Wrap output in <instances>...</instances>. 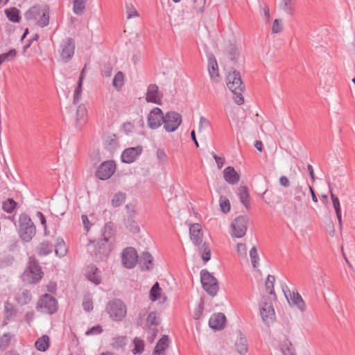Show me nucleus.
I'll return each instance as SVG.
<instances>
[{
    "instance_id": "obj_18",
    "label": "nucleus",
    "mask_w": 355,
    "mask_h": 355,
    "mask_svg": "<svg viewBox=\"0 0 355 355\" xmlns=\"http://www.w3.org/2000/svg\"><path fill=\"white\" fill-rule=\"evenodd\" d=\"M143 148L141 146L137 147L128 148L123 150L121 154V160L123 162L130 164L134 162L141 154Z\"/></svg>"
},
{
    "instance_id": "obj_25",
    "label": "nucleus",
    "mask_w": 355,
    "mask_h": 355,
    "mask_svg": "<svg viewBox=\"0 0 355 355\" xmlns=\"http://www.w3.org/2000/svg\"><path fill=\"white\" fill-rule=\"evenodd\" d=\"M86 277L94 284L97 285L101 283V278L100 276V271L96 267L94 266H89L87 268L86 271Z\"/></svg>"
},
{
    "instance_id": "obj_52",
    "label": "nucleus",
    "mask_w": 355,
    "mask_h": 355,
    "mask_svg": "<svg viewBox=\"0 0 355 355\" xmlns=\"http://www.w3.org/2000/svg\"><path fill=\"white\" fill-rule=\"evenodd\" d=\"M83 81L81 80H78V85L76 88L74 93H73V102L77 103L79 101L81 97L82 94V90H83Z\"/></svg>"
},
{
    "instance_id": "obj_59",
    "label": "nucleus",
    "mask_w": 355,
    "mask_h": 355,
    "mask_svg": "<svg viewBox=\"0 0 355 355\" xmlns=\"http://www.w3.org/2000/svg\"><path fill=\"white\" fill-rule=\"evenodd\" d=\"M82 222L84 226V229L88 232L92 226V223L89 220L87 216L86 215H83L81 216Z\"/></svg>"
},
{
    "instance_id": "obj_64",
    "label": "nucleus",
    "mask_w": 355,
    "mask_h": 355,
    "mask_svg": "<svg viewBox=\"0 0 355 355\" xmlns=\"http://www.w3.org/2000/svg\"><path fill=\"white\" fill-rule=\"evenodd\" d=\"M279 183L283 187H288L289 186V180L286 176H282L279 179Z\"/></svg>"
},
{
    "instance_id": "obj_62",
    "label": "nucleus",
    "mask_w": 355,
    "mask_h": 355,
    "mask_svg": "<svg viewBox=\"0 0 355 355\" xmlns=\"http://www.w3.org/2000/svg\"><path fill=\"white\" fill-rule=\"evenodd\" d=\"M36 216L40 219L41 224L44 226V231L46 230V221L44 216L40 211L36 213Z\"/></svg>"
},
{
    "instance_id": "obj_42",
    "label": "nucleus",
    "mask_w": 355,
    "mask_h": 355,
    "mask_svg": "<svg viewBox=\"0 0 355 355\" xmlns=\"http://www.w3.org/2000/svg\"><path fill=\"white\" fill-rule=\"evenodd\" d=\"M125 14L127 19L137 18L139 16V12L135 7L132 3H127L125 5Z\"/></svg>"
},
{
    "instance_id": "obj_55",
    "label": "nucleus",
    "mask_w": 355,
    "mask_h": 355,
    "mask_svg": "<svg viewBox=\"0 0 355 355\" xmlns=\"http://www.w3.org/2000/svg\"><path fill=\"white\" fill-rule=\"evenodd\" d=\"M125 343L126 339L125 337H117L114 338L112 347L114 349H119L123 347L125 345Z\"/></svg>"
},
{
    "instance_id": "obj_54",
    "label": "nucleus",
    "mask_w": 355,
    "mask_h": 355,
    "mask_svg": "<svg viewBox=\"0 0 355 355\" xmlns=\"http://www.w3.org/2000/svg\"><path fill=\"white\" fill-rule=\"evenodd\" d=\"M17 55V51L15 49L9 51L8 53H2L0 55V60L3 63L5 61H8L14 58Z\"/></svg>"
},
{
    "instance_id": "obj_17",
    "label": "nucleus",
    "mask_w": 355,
    "mask_h": 355,
    "mask_svg": "<svg viewBox=\"0 0 355 355\" xmlns=\"http://www.w3.org/2000/svg\"><path fill=\"white\" fill-rule=\"evenodd\" d=\"M75 49L74 42L71 39H67L60 45V56L63 61L67 62L73 55Z\"/></svg>"
},
{
    "instance_id": "obj_2",
    "label": "nucleus",
    "mask_w": 355,
    "mask_h": 355,
    "mask_svg": "<svg viewBox=\"0 0 355 355\" xmlns=\"http://www.w3.org/2000/svg\"><path fill=\"white\" fill-rule=\"evenodd\" d=\"M189 237L193 244L198 247L204 262H207L210 260L211 250L208 243L203 242V231L200 224L193 223L190 225Z\"/></svg>"
},
{
    "instance_id": "obj_20",
    "label": "nucleus",
    "mask_w": 355,
    "mask_h": 355,
    "mask_svg": "<svg viewBox=\"0 0 355 355\" xmlns=\"http://www.w3.org/2000/svg\"><path fill=\"white\" fill-rule=\"evenodd\" d=\"M150 300L153 302L164 303L166 301V295L159 287L158 282H156L151 288L149 295Z\"/></svg>"
},
{
    "instance_id": "obj_11",
    "label": "nucleus",
    "mask_w": 355,
    "mask_h": 355,
    "mask_svg": "<svg viewBox=\"0 0 355 355\" xmlns=\"http://www.w3.org/2000/svg\"><path fill=\"white\" fill-rule=\"evenodd\" d=\"M182 123L181 115L175 112H168L164 116L163 126L166 132H174Z\"/></svg>"
},
{
    "instance_id": "obj_21",
    "label": "nucleus",
    "mask_w": 355,
    "mask_h": 355,
    "mask_svg": "<svg viewBox=\"0 0 355 355\" xmlns=\"http://www.w3.org/2000/svg\"><path fill=\"white\" fill-rule=\"evenodd\" d=\"M225 321L226 318L224 314L214 313L210 317L209 325L213 329L219 330L225 327Z\"/></svg>"
},
{
    "instance_id": "obj_38",
    "label": "nucleus",
    "mask_w": 355,
    "mask_h": 355,
    "mask_svg": "<svg viewBox=\"0 0 355 355\" xmlns=\"http://www.w3.org/2000/svg\"><path fill=\"white\" fill-rule=\"evenodd\" d=\"M275 282V278L272 275H268L265 282L266 290L268 293V295H275L274 293V285Z\"/></svg>"
},
{
    "instance_id": "obj_51",
    "label": "nucleus",
    "mask_w": 355,
    "mask_h": 355,
    "mask_svg": "<svg viewBox=\"0 0 355 355\" xmlns=\"http://www.w3.org/2000/svg\"><path fill=\"white\" fill-rule=\"evenodd\" d=\"M283 30V21L280 19H276L273 21L271 31L272 33H279Z\"/></svg>"
},
{
    "instance_id": "obj_24",
    "label": "nucleus",
    "mask_w": 355,
    "mask_h": 355,
    "mask_svg": "<svg viewBox=\"0 0 355 355\" xmlns=\"http://www.w3.org/2000/svg\"><path fill=\"white\" fill-rule=\"evenodd\" d=\"M208 71L211 78L214 81H218L220 78L218 66L216 60L214 56H211L208 59Z\"/></svg>"
},
{
    "instance_id": "obj_23",
    "label": "nucleus",
    "mask_w": 355,
    "mask_h": 355,
    "mask_svg": "<svg viewBox=\"0 0 355 355\" xmlns=\"http://www.w3.org/2000/svg\"><path fill=\"white\" fill-rule=\"evenodd\" d=\"M87 109L83 104L78 106L76 110V125L77 127H82L84 125L87 120Z\"/></svg>"
},
{
    "instance_id": "obj_40",
    "label": "nucleus",
    "mask_w": 355,
    "mask_h": 355,
    "mask_svg": "<svg viewBox=\"0 0 355 355\" xmlns=\"http://www.w3.org/2000/svg\"><path fill=\"white\" fill-rule=\"evenodd\" d=\"M219 206L220 211L224 214L230 212L231 209L230 202L225 196H220L219 200Z\"/></svg>"
},
{
    "instance_id": "obj_31",
    "label": "nucleus",
    "mask_w": 355,
    "mask_h": 355,
    "mask_svg": "<svg viewBox=\"0 0 355 355\" xmlns=\"http://www.w3.org/2000/svg\"><path fill=\"white\" fill-rule=\"evenodd\" d=\"M67 252V248L63 239H58L55 245V253L60 257H64Z\"/></svg>"
},
{
    "instance_id": "obj_33",
    "label": "nucleus",
    "mask_w": 355,
    "mask_h": 355,
    "mask_svg": "<svg viewBox=\"0 0 355 355\" xmlns=\"http://www.w3.org/2000/svg\"><path fill=\"white\" fill-rule=\"evenodd\" d=\"M125 198L126 196L124 193L118 192L113 196L111 200V205L114 207H119L124 203Z\"/></svg>"
},
{
    "instance_id": "obj_32",
    "label": "nucleus",
    "mask_w": 355,
    "mask_h": 355,
    "mask_svg": "<svg viewBox=\"0 0 355 355\" xmlns=\"http://www.w3.org/2000/svg\"><path fill=\"white\" fill-rule=\"evenodd\" d=\"M331 193V198L332 200V203L334 208L335 209V212L336 214V216L339 223V225H341L342 219H341V209H340V205L338 198L335 196L331 191H330Z\"/></svg>"
},
{
    "instance_id": "obj_41",
    "label": "nucleus",
    "mask_w": 355,
    "mask_h": 355,
    "mask_svg": "<svg viewBox=\"0 0 355 355\" xmlns=\"http://www.w3.org/2000/svg\"><path fill=\"white\" fill-rule=\"evenodd\" d=\"M124 85V75L122 72H117L113 79V86L117 89H120Z\"/></svg>"
},
{
    "instance_id": "obj_58",
    "label": "nucleus",
    "mask_w": 355,
    "mask_h": 355,
    "mask_svg": "<svg viewBox=\"0 0 355 355\" xmlns=\"http://www.w3.org/2000/svg\"><path fill=\"white\" fill-rule=\"evenodd\" d=\"M5 312H6V316L7 318H9L14 315L15 314V310L13 309V306L10 303H6L5 306Z\"/></svg>"
},
{
    "instance_id": "obj_3",
    "label": "nucleus",
    "mask_w": 355,
    "mask_h": 355,
    "mask_svg": "<svg viewBox=\"0 0 355 355\" xmlns=\"http://www.w3.org/2000/svg\"><path fill=\"white\" fill-rule=\"evenodd\" d=\"M275 295L263 296L258 304L259 315L264 324L269 326L276 320L275 309Z\"/></svg>"
},
{
    "instance_id": "obj_53",
    "label": "nucleus",
    "mask_w": 355,
    "mask_h": 355,
    "mask_svg": "<svg viewBox=\"0 0 355 355\" xmlns=\"http://www.w3.org/2000/svg\"><path fill=\"white\" fill-rule=\"evenodd\" d=\"M141 260L146 264V269L149 270L152 268L153 257L149 252H144L141 254Z\"/></svg>"
},
{
    "instance_id": "obj_44",
    "label": "nucleus",
    "mask_w": 355,
    "mask_h": 355,
    "mask_svg": "<svg viewBox=\"0 0 355 355\" xmlns=\"http://www.w3.org/2000/svg\"><path fill=\"white\" fill-rule=\"evenodd\" d=\"M207 0H193L192 8L197 12H202L206 5Z\"/></svg>"
},
{
    "instance_id": "obj_14",
    "label": "nucleus",
    "mask_w": 355,
    "mask_h": 355,
    "mask_svg": "<svg viewBox=\"0 0 355 355\" xmlns=\"http://www.w3.org/2000/svg\"><path fill=\"white\" fill-rule=\"evenodd\" d=\"M164 114L159 107L153 108L147 116V125L150 129H157L162 125Z\"/></svg>"
},
{
    "instance_id": "obj_22",
    "label": "nucleus",
    "mask_w": 355,
    "mask_h": 355,
    "mask_svg": "<svg viewBox=\"0 0 355 355\" xmlns=\"http://www.w3.org/2000/svg\"><path fill=\"white\" fill-rule=\"evenodd\" d=\"M223 178L225 180L230 184H235L239 182V174L232 166L226 167L223 170Z\"/></svg>"
},
{
    "instance_id": "obj_13",
    "label": "nucleus",
    "mask_w": 355,
    "mask_h": 355,
    "mask_svg": "<svg viewBox=\"0 0 355 355\" xmlns=\"http://www.w3.org/2000/svg\"><path fill=\"white\" fill-rule=\"evenodd\" d=\"M37 309L42 313L52 314L57 310V303L53 297L44 295L39 300Z\"/></svg>"
},
{
    "instance_id": "obj_60",
    "label": "nucleus",
    "mask_w": 355,
    "mask_h": 355,
    "mask_svg": "<svg viewBox=\"0 0 355 355\" xmlns=\"http://www.w3.org/2000/svg\"><path fill=\"white\" fill-rule=\"evenodd\" d=\"M83 306L85 311H89L93 309V302L90 299L86 298L83 302Z\"/></svg>"
},
{
    "instance_id": "obj_12",
    "label": "nucleus",
    "mask_w": 355,
    "mask_h": 355,
    "mask_svg": "<svg viewBox=\"0 0 355 355\" xmlns=\"http://www.w3.org/2000/svg\"><path fill=\"white\" fill-rule=\"evenodd\" d=\"M285 297L291 307L295 308L304 312L306 306L301 295L295 291H290L288 289L284 290Z\"/></svg>"
},
{
    "instance_id": "obj_4",
    "label": "nucleus",
    "mask_w": 355,
    "mask_h": 355,
    "mask_svg": "<svg viewBox=\"0 0 355 355\" xmlns=\"http://www.w3.org/2000/svg\"><path fill=\"white\" fill-rule=\"evenodd\" d=\"M226 85L234 95V100L235 103L239 105L243 104L244 102V98L242 96L243 85L240 73L236 71L230 72L226 77Z\"/></svg>"
},
{
    "instance_id": "obj_8",
    "label": "nucleus",
    "mask_w": 355,
    "mask_h": 355,
    "mask_svg": "<svg viewBox=\"0 0 355 355\" xmlns=\"http://www.w3.org/2000/svg\"><path fill=\"white\" fill-rule=\"evenodd\" d=\"M201 283L208 294L215 296L218 291L217 279L208 271L202 270L200 272Z\"/></svg>"
},
{
    "instance_id": "obj_63",
    "label": "nucleus",
    "mask_w": 355,
    "mask_h": 355,
    "mask_svg": "<svg viewBox=\"0 0 355 355\" xmlns=\"http://www.w3.org/2000/svg\"><path fill=\"white\" fill-rule=\"evenodd\" d=\"M102 331V329L100 326L94 327L89 330L86 331L87 335L98 334Z\"/></svg>"
},
{
    "instance_id": "obj_27",
    "label": "nucleus",
    "mask_w": 355,
    "mask_h": 355,
    "mask_svg": "<svg viewBox=\"0 0 355 355\" xmlns=\"http://www.w3.org/2000/svg\"><path fill=\"white\" fill-rule=\"evenodd\" d=\"M279 8L286 14L293 15L295 13V0H279Z\"/></svg>"
},
{
    "instance_id": "obj_26",
    "label": "nucleus",
    "mask_w": 355,
    "mask_h": 355,
    "mask_svg": "<svg viewBox=\"0 0 355 355\" xmlns=\"http://www.w3.org/2000/svg\"><path fill=\"white\" fill-rule=\"evenodd\" d=\"M51 340L47 335H43L35 342V347L40 352H46L50 347Z\"/></svg>"
},
{
    "instance_id": "obj_6",
    "label": "nucleus",
    "mask_w": 355,
    "mask_h": 355,
    "mask_svg": "<svg viewBox=\"0 0 355 355\" xmlns=\"http://www.w3.org/2000/svg\"><path fill=\"white\" fill-rule=\"evenodd\" d=\"M248 219L243 216L236 217L231 223L230 234L232 238H243L247 232Z\"/></svg>"
},
{
    "instance_id": "obj_50",
    "label": "nucleus",
    "mask_w": 355,
    "mask_h": 355,
    "mask_svg": "<svg viewBox=\"0 0 355 355\" xmlns=\"http://www.w3.org/2000/svg\"><path fill=\"white\" fill-rule=\"evenodd\" d=\"M203 307H204L203 301L200 300V303L195 308V309L193 310V313H192V316L194 320H198L200 318V317L202 315Z\"/></svg>"
},
{
    "instance_id": "obj_34",
    "label": "nucleus",
    "mask_w": 355,
    "mask_h": 355,
    "mask_svg": "<svg viewBox=\"0 0 355 355\" xmlns=\"http://www.w3.org/2000/svg\"><path fill=\"white\" fill-rule=\"evenodd\" d=\"M125 227L132 234H138L140 232V227L138 223L134 219H128L125 223Z\"/></svg>"
},
{
    "instance_id": "obj_1",
    "label": "nucleus",
    "mask_w": 355,
    "mask_h": 355,
    "mask_svg": "<svg viewBox=\"0 0 355 355\" xmlns=\"http://www.w3.org/2000/svg\"><path fill=\"white\" fill-rule=\"evenodd\" d=\"M80 241L83 246L94 248L97 259L103 260L109 256L114 241L111 225H106L103 234V239L98 242L96 245L93 246L94 241L89 239L87 235L83 236Z\"/></svg>"
},
{
    "instance_id": "obj_37",
    "label": "nucleus",
    "mask_w": 355,
    "mask_h": 355,
    "mask_svg": "<svg viewBox=\"0 0 355 355\" xmlns=\"http://www.w3.org/2000/svg\"><path fill=\"white\" fill-rule=\"evenodd\" d=\"M37 251L40 255L46 256L52 252V248L49 242L44 241L38 245Z\"/></svg>"
},
{
    "instance_id": "obj_30",
    "label": "nucleus",
    "mask_w": 355,
    "mask_h": 355,
    "mask_svg": "<svg viewBox=\"0 0 355 355\" xmlns=\"http://www.w3.org/2000/svg\"><path fill=\"white\" fill-rule=\"evenodd\" d=\"M235 347L239 354H245L248 352V343L246 338L241 334L237 338Z\"/></svg>"
},
{
    "instance_id": "obj_45",
    "label": "nucleus",
    "mask_w": 355,
    "mask_h": 355,
    "mask_svg": "<svg viewBox=\"0 0 355 355\" xmlns=\"http://www.w3.org/2000/svg\"><path fill=\"white\" fill-rule=\"evenodd\" d=\"M133 343H134V348L132 349L133 354H141L144 349V342L142 340L136 338L134 339Z\"/></svg>"
},
{
    "instance_id": "obj_28",
    "label": "nucleus",
    "mask_w": 355,
    "mask_h": 355,
    "mask_svg": "<svg viewBox=\"0 0 355 355\" xmlns=\"http://www.w3.org/2000/svg\"><path fill=\"white\" fill-rule=\"evenodd\" d=\"M238 196L241 203L247 208H250V195L245 186H241L238 189Z\"/></svg>"
},
{
    "instance_id": "obj_56",
    "label": "nucleus",
    "mask_w": 355,
    "mask_h": 355,
    "mask_svg": "<svg viewBox=\"0 0 355 355\" xmlns=\"http://www.w3.org/2000/svg\"><path fill=\"white\" fill-rule=\"evenodd\" d=\"M156 156L160 163L166 164L167 162L168 157L164 150L158 149L156 152Z\"/></svg>"
},
{
    "instance_id": "obj_47",
    "label": "nucleus",
    "mask_w": 355,
    "mask_h": 355,
    "mask_svg": "<svg viewBox=\"0 0 355 355\" xmlns=\"http://www.w3.org/2000/svg\"><path fill=\"white\" fill-rule=\"evenodd\" d=\"M147 325L151 328L159 324V318L155 312L150 313L146 320Z\"/></svg>"
},
{
    "instance_id": "obj_9",
    "label": "nucleus",
    "mask_w": 355,
    "mask_h": 355,
    "mask_svg": "<svg viewBox=\"0 0 355 355\" xmlns=\"http://www.w3.org/2000/svg\"><path fill=\"white\" fill-rule=\"evenodd\" d=\"M26 18L30 21H35L41 26H46L49 24V13L43 9L37 7L31 8L25 15Z\"/></svg>"
},
{
    "instance_id": "obj_46",
    "label": "nucleus",
    "mask_w": 355,
    "mask_h": 355,
    "mask_svg": "<svg viewBox=\"0 0 355 355\" xmlns=\"http://www.w3.org/2000/svg\"><path fill=\"white\" fill-rule=\"evenodd\" d=\"M85 8V0H73V11L76 14H81Z\"/></svg>"
},
{
    "instance_id": "obj_39",
    "label": "nucleus",
    "mask_w": 355,
    "mask_h": 355,
    "mask_svg": "<svg viewBox=\"0 0 355 355\" xmlns=\"http://www.w3.org/2000/svg\"><path fill=\"white\" fill-rule=\"evenodd\" d=\"M250 257L253 268H258L259 266V257L256 247L253 246L250 250Z\"/></svg>"
},
{
    "instance_id": "obj_7",
    "label": "nucleus",
    "mask_w": 355,
    "mask_h": 355,
    "mask_svg": "<svg viewBox=\"0 0 355 355\" xmlns=\"http://www.w3.org/2000/svg\"><path fill=\"white\" fill-rule=\"evenodd\" d=\"M43 275L40 266L34 259H31L28 269L22 275V279L28 284H35L40 281Z\"/></svg>"
},
{
    "instance_id": "obj_35",
    "label": "nucleus",
    "mask_w": 355,
    "mask_h": 355,
    "mask_svg": "<svg viewBox=\"0 0 355 355\" xmlns=\"http://www.w3.org/2000/svg\"><path fill=\"white\" fill-rule=\"evenodd\" d=\"M8 19L12 22H19L20 19L19 11L16 8H10L5 10Z\"/></svg>"
},
{
    "instance_id": "obj_29",
    "label": "nucleus",
    "mask_w": 355,
    "mask_h": 355,
    "mask_svg": "<svg viewBox=\"0 0 355 355\" xmlns=\"http://www.w3.org/2000/svg\"><path fill=\"white\" fill-rule=\"evenodd\" d=\"M168 338L167 336H164L160 338L155 347L153 355H162L168 347Z\"/></svg>"
},
{
    "instance_id": "obj_48",
    "label": "nucleus",
    "mask_w": 355,
    "mask_h": 355,
    "mask_svg": "<svg viewBox=\"0 0 355 355\" xmlns=\"http://www.w3.org/2000/svg\"><path fill=\"white\" fill-rule=\"evenodd\" d=\"M17 207V202L12 199H8L3 203V209L8 213H11Z\"/></svg>"
},
{
    "instance_id": "obj_49",
    "label": "nucleus",
    "mask_w": 355,
    "mask_h": 355,
    "mask_svg": "<svg viewBox=\"0 0 355 355\" xmlns=\"http://www.w3.org/2000/svg\"><path fill=\"white\" fill-rule=\"evenodd\" d=\"M281 351L284 355H292L295 350L289 342L281 344Z\"/></svg>"
},
{
    "instance_id": "obj_16",
    "label": "nucleus",
    "mask_w": 355,
    "mask_h": 355,
    "mask_svg": "<svg viewBox=\"0 0 355 355\" xmlns=\"http://www.w3.org/2000/svg\"><path fill=\"white\" fill-rule=\"evenodd\" d=\"M137 252L133 248H125L122 253V263L125 267L132 268L137 262Z\"/></svg>"
},
{
    "instance_id": "obj_10",
    "label": "nucleus",
    "mask_w": 355,
    "mask_h": 355,
    "mask_svg": "<svg viewBox=\"0 0 355 355\" xmlns=\"http://www.w3.org/2000/svg\"><path fill=\"white\" fill-rule=\"evenodd\" d=\"M107 309L110 318L115 321L121 320L126 315V306L120 300L110 302Z\"/></svg>"
},
{
    "instance_id": "obj_61",
    "label": "nucleus",
    "mask_w": 355,
    "mask_h": 355,
    "mask_svg": "<svg viewBox=\"0 0 355 355\" xmlns=\"http://www.w3.org/2000/svg\"><path fill=\"white\" fill-rule=\"evenodd\" d=\"M214 159L216 161L218 168L220 169L225 164V158L222 157H218L216 155H214Z\"/></svg>"
},
{
    "instance_id": "obj_57",
    "label": "nucleus",
    "mask_w": 355,
    "mask_h": 355,
    "mask_svg": "<svg viewBox=\"0 0 355 355\" xmlns=\"http://www.w3.org/2000/svg\"><path fill=\"white\" fill-rule=\"evenodd\" d=\"M229 58L232 60H236L239 55V51L237 47L232 46L227 52Z\"/></svg>"
},
{
    "instance_id": "obj_43",
    "label": "nucleus",
    "mask_w": 355,
    "mask_h": 355,
    "mask_svg": "<svg viewBox=\"0 0 355 355\" xmlns=\"http://www.w3.org/2000/svg\"><path fill=\"white\" fill-rule=\"evenodd\" d=\"M248 248L245 243H238L236 245V252L238 256L242 259L246 258L247 257Z\"/></svg>"
},
{
    "instance_id": "obj_5",
    "label": "nucleus",
    "mask_w": 355,
    "mask_h": 355,
    "mask_svg": "<svg viewBox=\"0 0 355 355\" xmlns=\"http://www.w3.org/2000/svg\"><path fill=\"white\" fill-rule=\"evenodd\" d=\"M19 223V234L20 238L24 241H30L36 232L34 223L31 219L24 214L20 215Z\"/></svg>"
},
{
    "instance_id": "obj_19",
    "label": "nucleus",
    "mask_w": 355,
    "mask_h": 355,
    "mask_svg": "<svg viewBox=\"0 0 355 355\" xmlns=\"http://www.w3.org/2000/svg\"><path fill=\"white\" fill-rule=\"evenodd\" d=\"M162 94L159 91V88L156 85H150L146 91V100L147 102L161 104Z\"/></svg>"
},
{
    "instance_id": "obj_15",
    "label": "nucleus",
    "mask_w": 355,
    "mask_h": 355,
    "mask_svg": "<svg viewBox=\"0 0 355 355\" xmlns=\"http://www.w3.org/2000/svg\"><path fill=\"white\" fill-rule=\"evenodd\" d=\"M116 164L114 161H106L103 162L98 168L96 175L102 180L109 179L115 172Z\"/></svg>"
},
{
    "instance_id": "obj_36",
    "label": "nucleus",
    "mask_w": 355,
    "mask_h": 355,
    "mask_svg": "<svg viewBox=\"0 0 355 355\" xmlns=\"http://www.w3.org/2000/svg\"><path fill=\"white\" fill-rule=\"evenodd\" d=\"M211 127L209 120L203 116H201L198 125V132L200 134H205L206 131Z\"/></svg>"
}]
</instances>
